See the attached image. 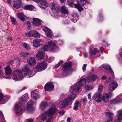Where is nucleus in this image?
Wrapping results in <instances>:
<instances>
[{"label":"nucleus","instance_id":"obj_61","mask_svg":"<svg viewBox=\"0 0 122 122\" xmlns=\"http://www.w3.org/2000/svg\"><path fill=\"white\" fill-rule=\"evenodd\" d=\"M7 40L8 41H11L12 40V38L10 37H7Z\"/></svg>","mask_w":122,"mask_h":122},{"label":"nucleus","instance_id":"obj_32","mask_svg":"<svg viewBox=\"0 0 122 122\" xmlns=\"http://www.w3.org/2000/svg\"><path fill=\"white\" fill-rule=\"evenodd\" d=\"M102 99L105 102H106L109 100V96L107 93L104 94L102 96Z\"/></svg>","mask_w":122,"mask_h":122},{"label":"nucleus","instance_id":"obj_33","mask_svg":"<svg viewBox=\"0 0 122 122\" xmlns=\"http://www.w3.org/2000/svg\"><path fill=\"white\" fill-rule=\"evenodd\" d=\"M47 115L45 113H43L40 115L36 118V120L38 119L41 120L42 121H44L46 120L47 118Z\"/></svg>","mask_w":122,"mask_h":122},{"label":"nucleus","instance_id":"obj_21","mask_svg":"<svg viewBox=\"0 0 122 122\" xmlns=\"http://www.w3.org/2000/svg\"><path fill=\"white\" fill-rule=\"evenodd\" d=\"M27 62L31 66H34L36 63L35 59L33 57H30L27 59Z\"/></svg>","mask_w":122,"mask_h":122},{"label":"nucleus","instance_id":"obj_3","mask_svg":"<svg viewBox=\"0 0 122 122\" xmlns=\"http://www.w3.org/2000/svg\"><path fill=\"white\" fill-rule=\"evenodd\" d=\"M75 98V95H73L65 99L62 101L61 104L59 106L60 108H63L67 106L70 103H71V102L73 101Z\"/></svg>","mask_w":122,"mask_h":122},{"label":"nucleus","instance_id":"obj_35","mask_svg":"<svg viewBox=\"0 0 122 122\" xmlns=\"http://www.w3.org/2000/svg\"><path fill=\"white\" fill-rule=\"evenodd\" d=\"M92 49H91V51L90 52V55L91 57H92L93 55H95L98 52L97 49L96 48H93V50Z\"/></svg>","mask_w":122,"mask_h":122},{"label":"nucleus","instance_id":"obj_14","mask_svg":"<svg viewBox=\"0 0 122 122\" xmlns=\"http://www.w3.org/2000/svg\"><path fill=\"white\" fill-rule=\"evenodd\" d=\"M45 53L41 51L38 52L36 55V58L38 60H41L44 59Z\"/></svg>","mask_w":122,"mask_h":122},{"label":"nucleus","instance_id":"obj_25","mask_svg":"<svg viewBox=\"0 0 122 122\" xmlns=\"http://www.w3.org/2000/svg\"><path fill=\"white\" fill-rule=\"evenodd\" d=\"M78 84V83H76L75 84L73 87V90L72 92L73 93H75L78 92L80 88Z\"/></svg>","mask_w":122,"mask_h":122},{"label":"nucleus","instance_id":"obj_5","mask_svg":"<svg viewBox=\"0 0 122 122\" xmlns=\"http://www.w3.org/2000/svg\"><path fill=\"white\" fill-rule=\"evenodd\" d=\"M77 4H74V7L77 9L79 11H81L84 10L82 6L86 3L87 0H77Z\"/></svg>","mask_w":122,"mask_h":122},{"label":"nucleus","instance_id":"obj_23","mask_svg":"<svg viewBox=\"0 0 122 122\" xmlns=\"http://www.w3.org/2000/svg\"><path fill=\"white\" fill-rule=\"evenodd\" d=\"M38 92L36 91H32L31 93V97L33 100H36L38 97Z\"/></svg>","mask_w":122,"mask_h":122},{"label":"nucleus","instance_id":"obj_20","mask_svg":"<svg viewBox=\"0 0 122 122\" xmlns=\"http://www.w3.org/2000/svg\"><path fill=\"white\" fill-rule=\"evenodd\" d=\"M33 102L32 100L29 101L27 103V106L26 107V110L31 111L33 110L34 109V107H32V103Z\"/></svg>","mask_w":122,"mask_h":122},{"label":"nucleus","instance_id":"obj_15","mask_svg":"<svg viewBox=\"0 0 122 122\" xmlns=\"http://www.w3.org/2000/svg\"><path fill=\"white\" fill-rule=\"evenodd\" d=\"M106 114L107 116V121L106 122H109L112 121L113 119V113L112 112H108L106 113Z\"/></svg>","mask_w":122,"mask_h":122},{"label":"nucleus","instance_id":"obj_44","mask_svg":"<svg viewBox=\"0 0 122 122\" xmlns=\"http://www.w3.org/2000/svg\"><path fill=\"white\" fill-rule=\"evenodd\" d=\"M62 60H61L54 67L55 68L57 69L63 63Z\"/></svg>","mask_w":122,"mask_h":122},{"label":"nucleus","instance_id":"obj_31","mask_svg":"<svg viewBox=\"0 0 122 122\" xmlns=\"http://www.w3.org/2000/svg\"><path fill=\"white\" fill-rule=\"evenodd\" d=\"M18 16L20 20L22 21H24L26 18V17L24 15L23 12L18 13Z\"/></svg>","mask_w":122,"mask_h":122},{"label":"nucleus","instance_id":"obj_19","mask_svg":"<svg viewBox=\"0 0 122 122\" xmlns=\"http://www.w3.org/2000/svg\"><path fill=\"white\" fill-rule=\"evenodd\" d=\"M41 20L37 18H35L33 19V23L34 26H39L41 25Z\"/></svg>","mask_w":122,"mask_h":122},{"label":"nucleus","instance_id":"obj_34","mask_svg":"<svg viewBox=\"0 0 122 122\" xmlns=\"http://www.w3.org/2000/svg\"><path fill=\"white\" fill-rule=\"evenodd\" d=\"M86 83V79L83 77H81L78 84L80 86H83Z\"/></svg>","mask_w":122,"mask_h":122},{"label":"nucleus","instance_id":"obj_28","mask_svg":"<svg viewBox=\"0 0 122 122\" xmlns=\"http://www.w3.org/2000/svg\"><path fill=\"white\" fill-rule=\"evenodd\" d=\"M15 109L16 114H19L22 111V107H20L19 105H16L15 107Z\"/></svg>","mask_w":122,"mask_h":122},{"label":"nucleus","instance_id":"obj_26","mask_svg":"<svg viewBox=\"0 0 122 122\" xmlns=\"http://www.w3.org/2000/svg\"><path fill=\"white\" fill-rule=\"evenodd\" d=\"M5 70L6 74L7 75H10L12 73V70L10 66H7L5 68Z\"/></svg>","mask_w":122,"mask_h":122},{"label":"nucleus","instance_id":"obj_49","mask_svg":"<svg viewBox=\"0 0 122 122\" xmlns=\"http://www.w3.org/2000/svg\"><path fill=\"white\" fill-rule=\"evenodd\" d=\"M67 5L70 7H73V3L68 1L67 3Z\"/></svg>","mask_w":122,"mask_h":122},{"label":"nucleus","instance_id":"obj_36","mask_svg":"<svg viewBox=\"0 0 122 122\" xmlns=\"http://www.w3.org/2000/svg\"><path fill=\"white\" fill-rule=\"evenodd\" d=\"M29 98L28 95L27 94H25L22 96L21 100L22 101L26 102L27 101V99Z\"/></svg>","mask_w":122,"mask_h":122},{"label":"nucleus","instance_id":"obj_55","mask_svg":"<svg viewBox=\"0 0 122 122\" xmlns=\"http://www.w3.org/2000/svg\"><path fill=\"white\" fill-rule=\"evenodd\" d=\"M117 120L118 122H120L122 120V117L121 116H117Z\"/></svg>","mask_w":122,"mask_h":122},{"label":"nucleus","instance_id":"obj_8","mask_svg":"<svg viewBox=\"0 0 122 122\" xmlns=\"http://www.w3.org/2000/svg\"><path fill=\"white\" fill-rule=\"evenodd\" d=\"M102 95L101 93H98L97 92L95 93L92 97V99L94 100L98 98V99L96 100L95 102H101V99L102 98Z\"/></svg>","mask_w":122,"mask_h":122},{"label":"nucleus","instance_id":"obj_60","mask_svg":"<svg viewBox=\"0 0 122 122\" xmlns=\"http://www.w3.org/2000/svg\"><path fill=\"white\" fill-rule=\"evenodd\" d=\"M87 96L88 99L90 100L91 99V93H89L87 95Z\"/></svg>","mask_w":122,"mask_h":122},{"label":"nucleus","instance_id":"obj_1","mask_svg":"<svg viewBox=\"0 0 122 122\" xmlns=\"http://www.w3.org/2000/svg\"><path fill=\"white\" fill-rule=\"evenodd\" d=\"M28 65H25L22 68L23 71L25 72L24 74L20 70H15L12 76V79L15 81L21 80L26 76L30 70L29 68L28 67Z\"/></svg>","mask_w":122,"mask_h":122},{"label":"nucleus","instance_id":"obj_16","mask_svg":"<svg viewBox=\"0 0 122 122\" xmlns=\"http://www.w3.org/2000/svg\"><path fill=\"white\" fill-rule=\"evenodd\" d=\"M29 36H33L35 37H38L40 36V34L36 31H31L28 34Z\"/></svg>","mask_w":122,"mask_h":122},{"label":"nucleus","instance_id":"obj_47","mask_svg":"<svg viewBox=\"0 0 122 122\" xmlns=\"http://www.w3.org/2000/svg\"><path fill=\"white\" fill-rule=\"evenodd\" d=\"M11 21L13 24L15 25L16 24V20L15 18L13 17H11L10 18Z\"/></svg>","mask_w":122,"mask_h":122},{"label":"nucleus","instance_id":"obj_9","mask_svg":"<svg viewBox=\"0 0 122 122\" xmlns=\"http://www.w3.org/2000/svg\"><path fill=\"white\" fill-rule=\"evenodd\" d=\"M61 12L62 14L61 16L62 17L65 18L67 17L68 11L63 6H62L61 7Z\"/></svg>","mask_w":122,"mask_h":122},{"label":"nucleus","instance_id":"obj_63","mask_svg":"<svg viewBox=\"0 0 122 122\" xmlns=\"http://www.w3.org/2000/svg\"><path fill=\"white\" fill-rule=\"evenodd\" d=\"M85 87L86 89H89L90 88V86L89 85H86L85 86Z\"/></svg>","mask_w":122,"mask_h":122},{"label":"nucleus","instance_id":"obj_59","mask_svg":"<svg viewBox=\"0 0 122 122\" xmlns=\"http://www.w3.org/2000/svg\"><path fill=\"white\" fill-rule=\"evenodd\" d=\"M33 121L32 119H30L26 120V122H33Z\"/></svg>","mask_w":122,"mask_h":122},{"label":"nucleus","instance_id":"obj_27","mask_svg":"<svg viewBox=\"0 0 122 122\" xmlns=\"http://www.w3.org/2000/svg\"><path fill=\"white\" fill-rule=\"evenodd\" d=\"M122 102V99L118 98H115L112 100L110 102L111 104H116Z\"/></svg>","mask_w":122,"mask_h":122},{"label":"nucleus","instance_id":"obj_18","mask_svg":"<svg viewBox=\"0 0 122 122\" xmlns=\"http://www.w3.org/2000/svg\"><path fill=\"white\" fill-rule=\"evenodd\" d=\"M56 108L55 107L51 108L49 109L47 112V114L49 117H51L54 114L56 111Z\"/></svg>","mask_w":122,"mask_h":122},{"label":"nucleus","instance_id":"obj_41","mask_svg":"<svg viewBox=\"0 0 122 122\" xmlns=\"http://www.w3.org/2000/svg\"><path fill=\"white\" fill-rule=\"evenodd\" d=\"M52 33L51 30L49 31L46 32V34L47 37L51 38L52 37Z\"/></svg>","mask_w":122,"mask_h":122},{"label":"nucleus","instance_id":"obj_6","mask_svg":"<svg viewBox=\"0 0 122 122\" xmlns=\"http://www.w3.org/2000/svg\"><path fill=\"white\" fill-rule=\"evenodd\" d=\"M47 67V64L45 61H42L41 63H38L36 68L38 71L40 72L45 70Z\"/></svg>","mask_w":122,"mask_h":122},{"label":"nucleus","instance_id":"obj_43","mask_svg":"<svg viewBox=\"0 0 122 122\" xmlns=\"http://www.w3.org/2000/svg\"><path fill=\"white\" fill-rule=\"evenodd\" d=\"M103 87V86L102 84H100L98 87V91L100 92L99 93H100L102 91Z\"/></svg>","mask_w":122,"mask_h":122},{"label":"nucleus","instance_id":"obj_58","mask_svg":"<svg viewBox=\"0 0 122 122\" xmlns=\"http://www.w3.org/2000/svg\"><path fill=\"white\" fill-rule=\"evenodd\" d=\"M53 121V119L52 118H50L48 119L46 122H52Z\"/></svg>","mask_w":122,"mask_h":122},{"label":"nucleus","instance_id":"obj_30","mask_svg":"<svg viewBox=\"0 0 122 122\" xmlns=\"http://www.w3.org/2000/svg\"><path fill=\"white\" fill-rule=\"evenodd\" d=\"M81 105V103L79 102V101L77 100L75 102L74 104V106L73 107V109L76 110L77 111L78 109V107H80Z\"/></svg>","mask_w":122,"mask_h":122},{"label":"nucleus","instance_id":"obj_24","mask_svg":"<svg viewBox=\"0 0 122 122\" xmlns=\"http://www.w3.org/2000/svg\"><path fill=\"white\" fill-rule=\"evenodd\" d=\"M102 67L105 69L108 70L112 74H114V73L112 71L110 66L107 64H103Z\"/></svg>","mask_w":122,"mask_h":122},{"label":"nucleus","instance_id":"obj_12","mask_svg":"<svg viewBox=\"0 0 122 122\" xmlns=\"http://www.w3.org/2000/svg\"><path fill=\"white\" fill-rule=\"evenodd\" d=\"M49 50L51 51H54L56 49V44L53 42L50 41L47 45Z\"/></svg>","mask_w":122,"mask_h":122},{"label":"nucleus","instance_id":"obj_10","mask_svg":"<svg viewBox=\"0 0 122 122\" xmlns=\"http://www.w3.org/2000/svg\"><path fill=\"white\" fill-rule=\"evenodd\" d=\"M13 6L16 9L20 8L22 5V3L20 0H16L13 2Z\"/></svg>","mask_w":122,"mask_h":122},{"label":"nucleus","instance_id":"obj_46","mask_svg":"<svg viewBox=\"0 0 122 122\" xmlns=\"http://www.w3.org/2000/svg\"><path fill=\"white\" fill-rule=\"evenodd\" d=\"M23 46L26 49L29 50L30 49V47L26 43L24 44L23 45Z\"/></svg>","mask_w":122,"mask_h":122},{"label":"nucleus","instance_id":"obj_64","mask_svg":"<svg viewBox=\"0 0 122 122\" xmlns=\"http://www.w3.org/2000/svg\"><path fill=\"white\" fill-rule=\"evenodd\" d=\"M84 55L85 57H87V54L86 53H84Z\"/></svg>","mask_w":122,"mask_h":122},{"label":"nucleus","instance_id":"obj_17","mask_svg":"<svg viewBox=\"0 0 122 122\" xmlns=\"http://www.w3.org/2000/svg\"><path fill=\"white\" fill-rule=\"evenodd\" d=\"M97 78V76L96 75L92 74L87 77L86 80L88 82H91L95 81Z\"/></svg>","mask_w":122,"mask_h":122},{"label":"nucleus","instance_id":"obj_54","mask_svg":"<svg viewBox=\"0 0 122 122\" xmlns=\"http://www.w3.org/2000/svg\"><path fill=\"white\" fill-rule=\"evenodd\" d=\"M3 96L2 94L0 93V102L3 99Z\"/></svg>","mask_w":122,"mask_h":122},{"label":"nucleus","instance_id":"obj_2","mask_svg":"<svg viewBox=\"0 0 122 122\" xmlns=\"http://www.w3.org/2000/svg\"><path fill=\"white\" fill-rule=\"evenodd\" d=\"M72 63L69 61L64 63L62 65V68L63 76H66L71 75L73 71L72 68Z\"/></svg>","mask_w":122,"mask_h":122},{"label":"nucleus","instance_id":"obj_57","mask_svg":"<svg viewBox=\"0 0 122 122\" xmlns=\"http://www.w3.org/2000/svg\"><path fill=\"white\" fill-rule=\"evenodd\" d=\"M65 112V111L63 110L60 111L59 113L60 115H63L64 114Z\"/></svg>","mask_w":122,"mask_h":122},{"label":"nucleus","instance_id":"obj_50","mask_svg":"<svg viewBox=\"0 0 122 122\" xmlns=\"http://www.w3.org/2000/svg\"><path fill=\"white\" fill-rule=\"evenodd\" d=\"M117 112V116L122 117V110L118 111Z\"/></svg>","mask_w":122,"mask_h":122},{"label":"nucleus","instance_id":"obj_39","mask_svg":"<svg viewBox=\"0 0 122 122\" xmlns=\"http://www.w3.org/2000/svg\"><path fill=\"white\" fill-rule=\"evenodd\" d=\"M20 55L22 57L25 58L27 56H28L30 54L29 53L27 52L24 53V52H22L20 53Z\"/></svg>","mask_w":122,"mask_h":122},{"label":"nucleus","instance_id":"obj_29","mask_svg":"<svg viewBox=\"0 0 122 122\" xmlns=\"http://www.w3.org/2000/svg\"><path fill=\"white\" fill-rule=\"evenodd\" d=\"M34 8V6L32 5H26L23 7V9L25 10L32 11Z\"/></svg>","mask_w":122,"mask_h":122},{"label":"nucleus","instance_id":"obj_48","mask_svg":"<svg viewBox=\"0 0 122 122\" xmlns=\"http://www.w3.org/2000/svg\"><path fill=\"white\" fill-rule=\"evenodd\" d=\"M0 113L1 115L2 118L1 121L2 122H6V121L5 120L4 116L3 115V113L1 112H0Z\"/></svg>","mask_w":122,"mask_h":122},{"label":"nucleus","instance_id":"obj_11","mask_svg":"<svg viewBox=\"0 0 122 122\" xmlns=\"http://www.w3.org/2000/svg\"><path fill=\"white\" fill-rule=\"evenodd\" d=\"M43 43L42 41L39 39L35 40L33 41V46L35 47H37L40 46L42 45Z\"/></svg>","mask_w":122,"mask_h":122},{"label":"nucleus","instance_id":"obj_38","mask_svg":"<svg viewBox=\"0 0 122 122\" xmlns=\"http://www.w3.org/2000/svg\"><path fill=\"white\" fill-rule=\"evenodd\" d=\"M19 61L18 59L16 58L14 59L13 60H12L9 61V64L13 66L14 64H17L16 63Z\"/></svg>","mask_w":122,"mask_h":122},{"label":"nucleus","instance_id":"obj_56","mask_svg":"<svg viewBox=\"0 0 122 122\" xmlns=\"http://www.w3.org/2000/svg\"><path fill=\"white\" fill-rule=\"evenodd\" d=\"M83 102L84 104L86 103L87 102V99L86 98H83Z\"/></svg>","mask_w":122,"mask_h":122},{"label":"nucleus","instance_id":"obj_40","mask_svg":"<svg viewBox=\"0 0 122 122\" xmlns=\"http://www.w3.org/2000/svg\"><path fill=\"white\" fill-rule=\"evenodd\" d=\"M40 105L41 107L44 108L48 106V104L46 102H41Z\"/></svg>","mask_w":122,"mask_h":122},{"label":"nucleus","instance_id":"obj_51","mask_svg":"<svg viewBox=\"0 0 122 122\" xmlns=\"http://www.w3.org/2000/svg\"><path fill=\"white\" fill-rule=\"evenodd\" d=\"M3 71L2 70L1 67L0 66V76H3ZM0 78H1L0 77Z\"/></svg>","mask_w":122,"mask_h":122},{"label":"nucleus","instance_id":"obj_37","mask_svg":"<svg viewBox=\"0 0 122 122\" xmlns=\"http://www.w3.org/2000/svg\"><path fill=\"white\" fill-rule=\"evenodd\" d=\"M40 50L41 52L49 50L47 45H45L40 48Z\"/></svg>","mask_w":122,"mask_h":122},{"label":"nucleus","instance_id":"obj_53","mask_svg":"<svg viewBox=\"0 0 122 122\" xmlns=\"http://www.w3.org/2000/svg\"><path fill=\"white\" fill-rule=\"evenodd\" d=\"M99 21H101L103 19L102 15L101 13L99 15Z\"/></svg>","mask_w":122,"mask_h":122},{"label":"nucleus","instance_id":"obj_45","mask_svg":"<svg viewBox=\"0 0 122 122\" xmlns=\"http://www.w3.org/2000/svg\"><path fill=\"white\" fill-rule=\"evenodd\" d=\"M42 29L45 32V33H46V32H48L49 31L51 30L49 28L47 27L43 28H42Z\"/></svg>","mask_w":122,"mask_h":122},{"label":"nucleus","instance_id":"obj_52","mask_svg":"<svg viewBox=\"0 0 122 122\" xmlns=\"http://www.w3.org/2000/svg\"><path fill=\"white\" fill-rule=\"evenodd\" d=\"M87 66V64H86L83 65L82 66V69L83 72L85 71L86 70V68Z\"/></svg>","mask_w":122,"mask_h":122},{"label":"nucleus","instance_id":"obj_42","mask_svg":"<svg viewBox=\"0 0 122 122\" xmlns=\"http://www.w3.org/2000/svg\"><path fill=\"white\" fill-rule=\"evenodd\" d=\"M3 99H4V101L5 102H7L10 98V96L8 95H6L4 96H3Z\"/></svg>","mask_w":122,"mask_h":122},{"label":"nucleus","instance_id":"obj_22","mask_svg":"<svg viewBox=\"0 0 122 122\" xmlns=\"http://www.w3.org/2000/svg\"><path fill=\"white\" fill-rule=\"evenodd\" d=\"M39 4L40 7L42 8L45 9L48 6V4L45 1L41 0Z\"/></svg>","mask_w":122,"mask_h":122},{"label":"nucleus","instance_id":"obj_62","mask_svg":"<svg viewBox=\"0 0 122 122\" xmlns=\"http://www.w3.org/2000/svg\"><path fill=\"white\" fill-rule=\"evenodd\" d=\"M106 78H107V77L106 76H102V77L101 79L102 80H105L106 79Z\"/></svg>","mask_w":122,"mask_h":122},{"label":"nucleus","instance_id":"obj_7","mask_svg":"<svg viewBox=\"0 0 122 122\" xmlns=\"http://www.w3.org/2000/svg\"><path fill=\"white\" fill-rule=\"evenodd\" d=\"M54 88L53 84L51 82H49L47 83L44 87V89L45 90L47 91H51Z\"/></svg>","mask_w":122,"mask_h":122},{"label":"nucleus","instance_id":"obj_13","mask_svg":"<svg viewBox=\"0 0 122 122\" xmlns=\"http://www.w3.org/2000/svg\"><path fill=\"white\" fill-rule=\"evenodd\" d=\"M118 86V84L116 81H112L110 85L108 88L111 91H113Z\"/></svg>","mask_w":122,"mask_h":122},{"label":"nucleus","instance_id":"obj_4","mask_svg":"<svg viewBox=\"0 0 122 122\" xmlns=\"http://www.w3.org/2000/svg\"><path fill=\"white\" fill-rule=\"evenodd\" d=\"M50 7L54 15H56L57 13L59 11L60 7L57 3L51 2L50 4Z\"/></svg>","mask_w":122,"mask_h":122}]
</instances>
